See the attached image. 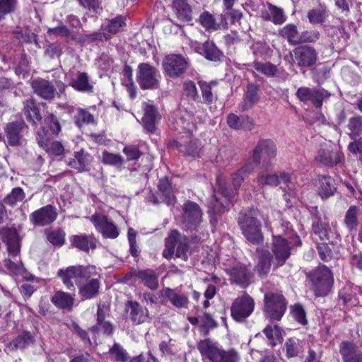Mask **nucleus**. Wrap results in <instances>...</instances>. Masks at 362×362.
I'll return each mask as SVG.
<instances>
[{"instance_id":"nucleus-14","label":"nucleus","mask_w":362,"mask_h":362,"mask_svg":"<svg viewBox=\"0 0 362 362\" xmlns=\"http://www.w3.org/2000/svg\"><path fill=\"white\" fill-rule=\"evenodd\" d=\"M297 98L302 102H311L317 107L322 106L323 100L329 97V93L324 89L300 87L296 92Z\"/></svg>"},{"instance_id":"nucleus-26","label":"nucleus","mask_w":362,"mask_h":362,"mask_svg":"<svg viewBox=\"0 0 362 362\" xmlns=\"http://www.w3.org/2000/svg\"><path fill=\"white\" fill-rule=\"evenodd\" d=\"M34 92L45 100H52L55 95V88L48 81L37 78L32 82Z\"/></svg>"},{"instance_id":"nucleus-3","label":"nucleus","mask_w":362,"mask_h":362,"mask_svg":"<svg viewBox=\"0 0 362 362\" xmlns=\"http://www.w3.org/2000/svg\"><path fill=\"white\" fill-rule=\"evenodd\" d=\"M175 256L187 260L189 254L187 238L177 230H173L165 240V247L163 252V256L166 259H171L175 254Z\"/></svg>"},{"instance_id":"nucleus-43","label":"nucleus","mask_w":362,"mask_h":362,"mask_svg":"<svg viewBox=\"0 0 362 362\" xmlns=\"http://www.w3.org/2000/svg\"><path fill=\"white\" fill-rule=\"evenodd\" d=\"M199 84L201 88L203 99L206 103H211L216 100L217 97L216 93L213 92V88L215 86L217 85L216 81H211L209 83L200 81Z\"/></svg>"},{"instance_id":"nucleus-15","label":"nucleus","mask_w":362,"mask_h":362,"mask_svg":"<svg viewBox=\"0 0 362 362\" xmlns=\"http://www.w3.org/2000/svg\"><path fill=\"white\" fill-rule=\"evenodd\" d=\"M187 61L177 54H170L164 59L163 67L166 75L170 77H177L186 69Z\"/></svg>"},{"instance_id":"nucleus-58","label":"nucleus","mask_w":362,"mask_h":362,"mask_svg":"<svg viewBox=\"0 0 362 362\" xmlns=\"http://www.w3.org/2000/svg\"><path fill=\"white\" fill-rule=\"evenodd\" d=\"M263 332L272 346H275L281 339V332L276 325L267 326Z\"/></svg>"},{"instance_id":"nucleus-1","label":"nucleus","mask_w":362,"mask_h":362,"mask_svg":"<svg viewBox=\"0 0 362 362\" xmlns=\"http://www.w3.org/2000/svg\"><path fill=\"white\" fill-rule=\"evenodd\" d=\"M197 349L203 358L211 362H238L239 356L234 349L226 351L209 339L200 341Z\"/></svg>"},{"instance_id":"nucleus-57","label":"nucleus","mask_w":362,"mask_h":362,"mask_svg":"<svg viewBox=\"0 0 362 362\" xmlns=\"http://www.w3.org/2000/svg\"><path fill=\"white\" fill-rule=\"evenodd\" d=\"M254 67L257 71L267 76H273L277 72L276 66L269 62L262 63L259 62H255Z\"/></svg>"},{"instance_id":"nucleus-61","label":"nucleus","mask_w":362,"mask_h":362,"mask_svg":"<svg viewBox=\"0 0 362 362\" xmlns=\"http://www.w3.org/2000/svg\"><path fill=\"white\" fill-rule=\"evenodd\" d=\"M320 37V33L315 30H305L299 35V43L314 42Z\"/></svg>"},{"instance_id":"nucleus-10","label":"nucleus","mask_w":362,"mask_h":362,"mask_svg":"<svg viewBox=\"0 0 362 362\" xmlns=\"http://www.w3.org/2000/svg\"><path fill=\"white\" fill-rule=\"evenodd\" d=\"M277 148L275 143L271 139H260L252 152L251 158L254 164L257 165L262 159L271 160L276 157Z\"/></svg>"},{"instance_id":"nucleus-20","label":"nucleus","mask_w":362,"mask_h":362,"mask_svg":"<svg viewBox=\"0 0 362 362\" xmlns=\"http://www.w3.org/2000/svg\"><path fill=\"white\" fill-rule=\"evenodd\" d=\"M78 286L79 294L84 300L90 299L98 295L100 288L99 275L95 270V274L92 275L88 280L84 281Z\"/></svg>"},{"instance_id":"nucleus-59","label":"nucleus","mask_w":362,"mask_h":362,"mask_svg":"<svg viewBox=\"0 0 362 362\" xmlns=\"http://www.w3.org/2000/svg\"><path fill=\"white\" fill-rule=\"evenodd\" d=\"M47 239L52 245L62 246L65 242V233L62 230L49 231Z\"/></svg>"},{"instance_id":"nucleus-5","label":"nucleus","mask_w":362,"mask_h":362,"mask_svg":"<svg viewBox=\"0 0 362 362\" xmlns=\"http://www.w3.org/2000/svg\"><path fill=\"white\" fill-rule=\"evenodd\" d=\"M181 225L185 230H196L202 221V211L199 206L192 201H187L182 206Z\"/></svg>"},{"instance_id":"nucleus-28","label":"nucleus","mask_w":362,"mask_h":362,"mask_svg":"<svg viewBox=\"0 0 362 362\" xmlns=\"http://www.w3.org/2000/svg\"><path fill=\"white\" fill-rule=\"evenodd\" d=\"M193 46L197 52L204 56L209 60L216 62L221 58L220 51L212 42L206 41L203 44L195 42Z\"/></svg>"},{"instance_id":"nucleus-63","label":"nucleus","mask_w":362,"mask_h":362,"mask_svg":"<svg viewBox=\"0 0 362 362\" xmlns=\"http://www.w3.org/2000/svg\"><path fill=\"white\" fill-rule=\"evenodd\" d=\"M16 4V0H0V20L4 16L12 12Z\"/></svg>"},{"instance_id":"nucleus-29","label":"nucleus","mask_w":362,"mask_h":362,"mask_svg":"<svg viewBox=\"0 0 362 362\" xmlns=\"http://www.w3.org/2000/svg\"><path fill=\"white\" fill-rule=\"evenodd\" d=\"M315 187L322 199L332 196L336 191L334 181L330 176H320L315 181Z\"/></svg>"},{"instance_id":"nucleus-50","label":"nucleus","mask_w":362,"mask_h":362,"mask_svg":"<svg viewBox=\"0 0 362 362\" xmlns=\"http://www.w3.org/2000/svg\"><path fill=\"white\" fill-rule=\"evenodd\" d=\"M359 210L355 206H351L345 214L344 223L349 230L355 229L358 225Z\"/></svg>"},{"instance_id":"nucleus-35","label":"nucleus","mask_w":362,"mask_h":362,"mask_svg":"<svg viewBox=\"0 0 362 362\" xmlns=\"http://www.w3.org/2000/svg\"><path fill=\"white\" fill-rule=\"evenodd\" d=\"M257 264L256 270L259 275H264L269 272L271 267V256L270 253L267 250H257Z\"/></svg>"},{"instance_id":"nucleus-47","label":"nucleus","mask_w":362,"mask_h":362,"mask_svg":"<svg viewBox=\"0 0 362 362\" xmlns=\"http://www.w3.org/2000/svg\"><path fill=\"white\" fill-rule=\"evenodd\" d=\"M89 161V156L85 154L83 151H80L75 154L74 158L69 162V165L78 171H83L86 170Z\"/></svg>"},{"instance_id":"nucleus-8","label":"nucleus","mask_w":362,"mask_h":362,"mask_svg":"<svg viewBox=\"0 0 362 362\" xmlns=\"http://www.w3.org/2000/svg\"><path fill=\"white\" fill-rule=\"evenodd\" d=\"M255 302L252 297L245 293L236 298L230 308L231 316L237 322H243L254 311Z\"/></svg>"},{"instance_id":"nucleus-6","label":"nucleus","mask_w":362,"mask_h":362,"mask_svg":"<svg viewBox=\"0 0 362 362\" xmlns=\"http://www.w3.org/2000/svg\"><path fill=\"white\" fill-rule=\"evenodd\" d=\"M286 309L284 296L279 293H268L264 295V311L272 320H280Z\"/></svg>"},{"instance_id":"nucleus-39","label":"nucleus","mask_w":362,"mask_h":362,"mask_svg":"<svg viewBox=\"0 0 362 362\" xmlns=\"http://www.w3.org/2000/svg\"><path fill=\"white\" fill-rule=\"evenodd\" d=\"M138 278L141 282L151 290H155L158 286V276L153 271H140L137 274Z\"/></svg>"},{"instance_id":"nucleus-46","label":"nucleus","mask_w":362,"mask_h":362,"mask_svg":"<svg viewBox=\"0 0 362 362\" xmlns=\"http://www.w3.org/2000/svg\"><path fill=\"white\" fill-rule=\"evenodd\" d=\"M97 325L91 328L92 331H102L105 334H109L112 332V327L108 322L104 321V314L103 313V308L100 305L98 306L97 312Z\"/></svg>"},{"instance_id":"nucleus-32","label":"nucleus","mask_w":362,"mask_h":362,"mask_svg":"<svg viewBox=\"0 0 362 362\" xmlns=\"http://www.w3.org/2000/svg\"><path fill=\"white\" fill-rule=\"evenodd\" d=\"M339 351L344 362H362V354L352 343L343 341Z\"/></svg>"},{"instance_id":"nucleus-45","label":"nucleus","mask_w":362,"mask_h":362,"mask_svg":"<svg viewBox=\"0 0 362 362\" xmlns=\"http://www.w3.org/2000/svg\"><path fill=\"white\" fill-rule=\"evenodd\" d=\"M254 168L252 163H248L233 175L232 183L235 190L240 186L244 177L252 172Z\"/></svg>"},{"instance_id":"nucleus-25","label":"nucleus","mask_w":362,"mask_h":362,"mask_svg":"<svg viewBox=\"0 0 362 362\" xmlns=\"http://www.w3.org/2000/svg\"><path fill=\"white\" fill-rule=\"evenodd\" d=\"M227 272L232 282L243 287L248 285L251 274L243 264H238L231 268H228Z\"/></svg>"},{"instance_id":"nucleus-56","label":"nucleus","mask_w":362,"mask_h":362,"mask_svg":"<svg viewBox=\"0 0 362 362\" xmlns=\"http://www.w3.org/2000/svg\"><path fill=\"white\" fill-rule=\"evenodd\" d=\"M45 123L49 129L50 133L57 136L62 130V127L57 117L52 113L45 118Z\"/></svg>"},{"instance_id":"nucleus-31","label":"nucleus","mask_w":362,"mask_h":362,"mask_svg":"<svg viewBox=\"0 0 362 362\" xmlns=\"http://www.w3.org/2000/svg\"><path fill=\"white\" fill-rule=\"evenodd\" d=\"M172 8L176 17L182 22L192 20V8L187 0H173Z\"/></svg>"},{"instance_id":"nucleus-22","label":"nucleus","mask_w":362,"mask_h":362,"mask_svg":"<svg viewBox=\"0 0 362 362\" xmlns=\"http://www.w3.org/2000/svg\"><path fill=\"white\" fill-rule=\"evenodd\" d=\"M272 252L277 262V266L282 265L290 256V247L287 241L281 236H274Z\"/></svg>"},{"instance_id":"nucleus-33","label":"nucleus","mask_w":362,"mask_h":362,"mask_svg":"<svg viewBox=\"0 0 362 362\" xmlns=\"http://www.w3.org/2000/svg\"><path fill=\"white\" fill-rule=\"evenodd\" d=\"M70 241L72 245L86 252L90 248L95 247V240L92 235H73L70 238Z\"/></svg>"},{"instance_id":"nucleus-55","label":"nucleus","mask_w":362,"mask_h":362,"mask_svg":"<svg viewBox=\"0 0 362 362\" xmlns=\"http://www.w3.org/2000/svg\"><path fill=\"white\" fill-rule=\"evenodd\" d=\"M327 16L325 8L312 9L308 13V18L311 23H322Z\"/></svg>"},{"instance_id":"nucleus-36","label":"nucleus","mask_w":362,"mask_h":362,"mask_svg":"<svg viewBox=\"0 0 362 362\" xmlns=\"http://www.w3.org/2000/svg\"><path fill=\"white\" fill-rule=\"evenodd\" d=\"M51 300L57 307L62 309L71 308L74 303V299L70 294L60 291L53 295Z\"/></svg>"},{"instance_id":"nucleus-51","label":"nucleus","mask_w":362,"mask_h":362,"mask_svg":"<svg viewBox=\"0 0 362 362\" xmlns=\"http://www.w3.org/2000/svg\"><path fill=\"white\" fill-rule=\"evenodd\" d=\"M159 349L162 355L166 358H171L178 351L175 341L171 339L168 341H162L159 344Z\"/></svg>"},{"instance_id":"nucleus-49","label":"nucleus","mask_w":362,"mask_h":362,"mask_svg":"<svg viewBox=\"0 0 362 362\" xmlns=\"http://www.w3.org/2000/svg\"><path fill=\"white\" fill-rule=\"evenodd\" d=\"M74 122L78 127H81L84 124L93 123L94 117L88 111L78 108L76 110V114L74 115Z\"/></svg>"},{"instance_id":"nucleus-38","label":"nucleus","mask_w":362,"mask_h":362,"mask_svg":"<svg viewBox=\"0 0 362 362\" xmlns=\"http://www.w3.org/2000/svg\"><path fill=\"white\" fill-rule=\"evenodd\" d=\"M279 34L291 45L299 44V35L297 27L294 24H287L279 30Z\"/></svg>"},{"instance_id":"nucleus-34","label":"nucleus","mask_w":362,"mask_h":362,"mask_svg":"<svg viewBox=\"0 0 362 362\" xmlns=\"http://www.w3.org/2000/svg\"><path fill=\"white\" fill-rule=\"evenodd\" d=\"M218 19L220 21L217 22L211 14L209 12H204L200 16L199 22L206 30H217L221 26L226 28L227 23L223 21V17L219 16Z\"/></svg>"},{"instance_id":"nucleus-19","label":"nucleus","mask_w":362,"mask_h":362,"mask_svg":"<svg viewBox=\"0 0 362 362\" xmlns=\"http://www.w3.org/2000/svg\"><path fill=\"white\" fill-rule=\"evenodd\" d=\"M144 115L142 123L144 128L149 132H153L156 129V123L160 119L157 109L151 103L144 102L142 103Z\"/></svg>"},{"instance_id":"nucleus-18","label":"nucleus","mask_w":362,"mask_h":362,"mask_svg":"<svg viewBox=\"0 0 362 362\" xmlns=\"http://www.w3.org/2000/svg\"><path fill=\"white\" fill-rule=\"evenodd\" d=\"M57 217V213L54 207L47 205L35 211L30 215V220L35 225L46 226L54 222Z\"/></svg>"},{"instance_id":"nucleus-64","label":"nucleus","mask_w":362,"mask_h":362,"mask_svg":"<svg viewBox=\"0 0 362 362\" xmlns=\"http://www.w3.org/2000/svg\"><path fill=\"white\" fill-rule=\"evenodd\" d=\"M183 91L185 95L192 99L194 100L197 97V88L192 81L188 80L184 82Z\"/></svg>"},{"instance_id":"nucleus-21","label":"nucleus","mask_w":362,"mask_h":362,"mask_svg":"<svg viewBox=\"0 0 362 362\" xmlns=\"http://www.w3.org/2000/svg\"><path fill=\"white\" fill-rule=\"evenodd\" d=\"M160 296L176 308H186L189 303L187 296L176 289L164 288L160 291Z\"/></svg>"},{"instance_id":"nucleus-48","label":"nucleus","mask_w":362,"mask_h":362,"mask_svg":"<svg viewBox=\"0 0 362 362\" xmlns=\"http://www.w3.org/2000/svg\"><path fill=\"white\" fill-rule=\"evenodd\" d=\"M286 355L288 357L296 356L302 351L303 345L299 339L296 338H290L285 343Z\"/></svg>"},{"instance_id":"nucleus-11","label":"nucleus","mask_w":362,"mask_h":362,"mask_svg":"<svg viewBox=\"0 0 362 362\" xmlns=\"http://www.w3.org/2000/svg\"><path fill=\"white\" fill-rule=\"evenodd\" d=\"M93 223L96 230L102 234L105 238H116L119 234V229L117 226L105 215L94 214L89 218Z\"/></svg>"},{"instance_id":"nucleus-24","label":"nucleus","mask_w":362,"mask_h":362,"mask_svg":"<svg viewBox=\"0 0 362 362\" xmlns=\"http://www.w3.org/2000/svg\"><path fill=\"white\" fill-rule=\"evenodd\" d=\"M2 240L6 244L10 256L16 258L19 252L18 238L16 230L4 228L0 233Z\"/></svg>"},{"instance_id":"nucleus-23","label":"nucleus","mask_w":362,"mask_h":362,"mask_svg":"<svg viewBox=\"0 0 362 362\" xmlns=\"http://www.w3.org/2000/svg\"><path fill=\"white\" fill-rule=\"evenodd\" d=\"M129 316L131 320L136 324H142L149 319V312L136 301H129L127 304Z\"/></svg>"},{"instance_id":"nucleus-62","label":"nucleus","mask_w":362,"mask_h":362,"mask_svg":"<svg viewBox=\"0 0 362 362\" xmlns=\"http://www.w3.org/2000/svg\"><path fill=\"white\" fill-rule=\"evenodd\" d=\"M102 161L107 165H117L123 162V158L118 154H114L107 151H103Z\"/></svg>"},{"instance_id":"nucleus-16","label":"nucleus","mask_w":362,"mask_h":362,"mask_svg":"<svg viewBox=\"0 0 362 362\" xmlns=\"http://www.w3.org/2000/svg\"><path fill=\"white\" fill-rule=\"evenodd\" d=\"M316 160L322 164L332 167L344 160V156L337 146H325L321 148L315 158Z\"/></svg>"},{"instance_id":"nucleus-12","label":"nucleus","mask_w":362,"mask_h":362,"mask_svg":"<svg viewBox=\"0 0 362 362\" xmlns=\"http://www.w3.org/2000/svg\"><path fill=\"white\" fill-rule=\"evenodd\" d=\"M292 59L300 68H308L316 63L317 52L312 47L300 46L293 49Z\"/></svg>"},{"instance_id":"nucleus-17","label":"nucleus","mask_w":362,"mask_h":362,"mask_svg":"<svg viewBox=\"0 0 362 362\" xmlns=\"http://www.w3.org/2000/svg\"><path fill=\"white\" fill-rule=\"evenodd\" d=\"M37 141L38 144L50 155L60 156L64 151L63 145L57 141H50V134L43 127L37 132Z\"/></svg>"},{"instance_id":"nucleus-7","label":"nucleus","mask_w":362,"mask_h":362,"mask_svg":"<svg viewBox=\"0 0 362 362\" xmlns=\"http://www.w3.org/2000/svg\"><path fill=\"white\" fill-rule=\"evenodd\" d=\"M160 79V74L156 68L146 63L139 65L137 82L142 89L157 88Z\"/></svg>"},{"instance_id":"nucleus-27","label":"nucleus","mask_w":362,"mask_h":362,"mask_svg":"<svg viewBox=\"0 0 362 362\" xmlns=\"http://www.w3.org/2000/svg\"><path fill=\"white\" fill-rule=\"evenodd\" d=\"M261 18L264 21H270L276 25L284 23L286 17L282 8L268 4L267 6L261 11Z\"/></svg>"},{"instance_id":"nucleus-53","label":"nucleus","mask_w":362,"mask_h":362,"mask_svg":"<svg viewBox=\"0 0 362 362\" xmlns=\"http://www.w3.org/2000/svg\"><path fill=\"white\" fill-rule=\"evenodd\" d=\"M25 194L20 187L13 189L10 194L4 199V203L11 206L16 205L18 202H23Z\"/></svg>"},{"instance_id":"nucleus-13","label":"nucleus","mask_w":362,"mask_h":362,"mask_svg":"<svg viewBox=\"0 0 362 362\" xmlns=\"http://www.w3.org/2000/svg\"><path fill=\"white\" fill-rule=\"evenodd\" d=\"M220 182L221 179L219 178L218 180V189L209 204L210 211L215 214L224 211L234 194L233 191H228L221 186Z\"/></svg>"},{"instance_id":"nucleus-44","label":"nucleus","mask_w":362,"mask_h":362,"mask_svg":"<svg viewBox=\"0 0 362 362\" xmlns=\"http://www.w3.org/2000/svg\"><path fill=\"white\" fill-rule=\"evenodd\" d=\"M71 86L78 91L91 92L93 90V86L90 84L86 73H79L73 80Z\"/></svg>"},{"instance_id":"nucleus-52","label":"nucleus","mask_w":362,"mask_h":362,"mask_svg":"<svg viewBox=\"0 0 362 362\" xmlns=\"http://www.w3.org/2000/svg\"><path fill=\"white\" fill-rule=\"evenodd\" d=\"M348 128L350 131L349 136L354 139L362 134V117H354L349 119Z\"/></svg>"},{"instance_id":"nucleus-42","label":"nucleus","mask_w":362,"mask_h":362,"mask_svg":"<svg viewBox=\"0 0 362 362\" xmlns=\"http://www.w3.org/2000/svg\"><path fill=\"white\" fill-rule=\"evenodd\" d=\"M258 100L257 87L254 84H249L247 87L245 96L243 103V110H245L252 107Z\"/></svg>"},{"instance_id":"nucleus-37","label":"nucleus","mask_w":362,"mask_h":362,"mask_svg":"<svg viewBox=\"0 0 362 362\" xmlns=\"http://www.w3.org/2000/svg\"><path fill=\"white\" fill-rule=\"evenodd\" d=\"M158 188L163 194V202L168 205H173L175 202V197L172 192L170 180L167 177L160 179Z\"/></svg>"},{"instance_id":"nucleus-54","label":"nucleus","mask_w":362,"mask_h":362,"mask_svg":"<svg viewBox=\"0 0 362 362\" xmlns=\"http://www.w3.org/2000/svg\"><path fill=\"white\" fill-rule=\"evenodd\" d=\"M32 341V335L24 332L15 339L8 346L11 349H23Z\"/></svg>"},{"instance_id":"nucleus-9","label":"nucleus","mask_w":362,"mask_h":362,"mask_svg":"<svg viewBox=\"0 0 362 362\" xmlns=\"http://www.w3.org/2000/svg\"><path fill=\"white\" fill-rule=\"evenodd\" d=\"M243 234L250 243L257 244L262 240L260 223L254 217L245 216L239 220Z\"/></svg>"},{"instance_id":"nucleus-60","label":"nucleus","mask_w":362,"mask_h":362,"mask_svg":"<svg viewBox=\"0 0 362 362\" xmlns=\"http://www.w3.org/2000/svg\"><path fill=\"white\" fill-rule=\"evenodd\" d=\"M124 25V18L122 16H118L110 21L108 23L105 25L103 29L111 34H115L119 32Z\"/></svg>"},{"instance_id":"nucleus-41","label":"nucleus","mask_w":362,"mask_h":362,"mask_svg":"<svg viewBox=\"0 0 362 362\" xmlns=\"http://www.w3.org/2000/svg\"><path fill=\"white\" fill-rule=\"evenodd\" d=\"M257 182L259 185L276 186L281 180L276 174L269 173L267 168L261 170L257 177Z\"/></svg>"},{"instance_id":"nucleus-30","label":"nucleus","mask_w":362,"mask_h":362,"mask_svg":"<svg viewBox=\"0 0 362 362\" xmlns=\"http://www.w3.org/2000/svg\"><path fill=\"white\" fill-rule=\"evenodd\" d=\"M25 125L23 123H8L6 127L7 142L9 145L17 146L21 144L22 131Z\"/></svg>"},{"instance_id":"nucleus-40","label":"nucleus","mask_w":362,"mask_h":362,"mask_svg":"<svg viewBox=\"0 0 362 362\" xmlns=\"http://www.w3.org/2000/svg\"><path fill=\"white\" fill-rule=\"evenodd\" d=\"M23 112L29 122L35 123L41 119L38 108L33 99L28 100L24 103Z\"/></svg>"},{"instance_id":"nucleus-2","label":"nucleus","mask_w":362,"mask_h":362,"mask_svg":"<svg viewBox=\"0 0 362 362\" xmlns=\"http://www.w3.org/2000/svg\"><path fill=\"white\" fill-rule=\"evenodd\" d=\"M94 274L95 267L93 266H71L58 271V276L68 289H74V284L78 286Z\"/></svg>"},{"instance_id":"nucleus-4","label":"nucleus","mask_w":362,"mask_h":362,"mask_svg":"<svg viewBox=\"0 0 362 362\" xmlns=\"http://www.w3.org/2000/svg\"><path fill=\"white\" fill-rule=\"evenodd\" d=\"M309 276L312 281V289L315 296H323L329 293L334 279L328 267L324 265L319 266Z\"/></svg>"}]
</instances>
